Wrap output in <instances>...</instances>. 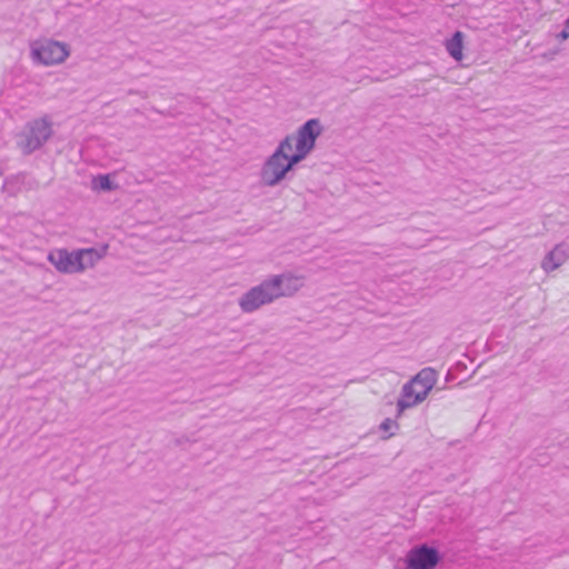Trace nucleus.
<instances>
[{
  "label": "nucleus",
  "mask_w": 569,
  "mask_h": 569,
  "mask_svg": "<svg viewBox=\"0 0 569 569\" xmlns=\"http://www.w3.org/2000/svg\"><path fill=\"white\" fill-rule=\"evenodd\" d=\"M320 133V121L310 119L295 134L282 139L260 168L261 184L273 188L284 180L293 167L312 151Z\"/></svg>",
  "instance_id": "1"
},
{
  "label": "nucleus",
  "mask_w": 569,
  "mask_h": 569,
  "mask_svg": "<svg viewBox=\"0 0 569 569\" xmlns=\"http://www.w3.org/2000/svg\"><path fill=\"white\" fill-rule=\"evenodd\" d=\"M303 286V277L290 272L274 274L252 287L239 299V307L246 313L257 311L282 297H291Z\"/></svg>",
  "instance_id": "2"
},
{
  "label": "nucleus",
  "mask_w": 569,
  "mask_h": 569,
  "mask_svg": "<svg viewBox=\"0 0 569 569\" xmlns=\"http://www.w3.org/2000/svg\"><path fill=\"white\" fill-rule=\"evenodd\" d=\"M107 254V247L83 248L69 251L67 249H53L48 254V260L54 268L67 274L81 273L93 268Z\"/></svg>",
  "instance_id": "3"
},
{
  "label": "nucleus",
  "mask_w": 569,
  "mask_h": 569,
  "mask_svg": "<svg viewBox=\"0 0 569 569\" xmlns=\"http://www.w3.org/2000/svg\"><path fill=\"white\" fill-rule=\"evenodd\" d=\"M438 380L435 369L427 367L421 369L411 380L402 386L397 401V413L400 416L406 409L421 403L432 390Z\"/></svg>",
  "instance_id": "4"
},
{
  "label": "nucleus",
  "mask_w": 569,
  "mask_h": 569,
  "mask_svg": "<svg viewBox=\"0 0 569 569\" xmlns=\"http://www.w3.org/2000/svg\"><path fill=\"white\" fill-rule=\"evenodd\" d=\"M30 56L33 62L53 66L66 61L70 56V48L64 42L43 39L31 43Z\"/></svg>",
  "instance_id": "5"
},
{
  "label": "nucleus",
  "mask_w": 569,
  "mask_h": 569,
  "mask_svg": "<svg viewBox=\"0 0 569 569\" xmlns=\"http://www.w3.org/2000/svg\"><path fill=\"white\" fill-rule=\"evenodd\" d=\"M51 134L52 122L49 118L36 119L27 124L18 143L24 153H31L40 149Z\"/></svg>",
  "instance_id": "6"
},
{
  "label": "nucleus",
  "mask_w": 569,
  "mask_h": 569,
  "mask_svg": "<svg viewBox=\"0 0 569 569\" xmlns=\"http://www.w3.org/2000/svg\"><path fill=\"white\" fill-rule=\"evenodd\" d=\"M439 562V553L427 545L412 548L407 557V569H432Z\"/></svg>",
  "instance_id": "7"
},
{
  "label": "nucleus",
  "mask_w": 569,
  "mask_h": 569,
  "mask_svg": "<svg viewBox=\"0 0 569 569\" xmlns=\"http://www.w3.org/2000/svg\"><path fill=\"white\" fill-rule=\"evenodd\" d=\"M569 258V253L567 247L565 244H557L551 251H549L543 260L541 261V268L546 272H551L562 266L567 259Z\"/></svg>",
  "instance_id": "8"
},
{
  "label": "nucleus",
  "mask_w": 569,
  "mask_h": 569,
  "mask_svg": "<svg viewBox=\"0 0 569 569\" xmlns=\"http://www.w3.org/2000/svg\"><path fill=\"white\" fill-rule=\"evenodd\" d=\"M445 46L450 57L456 61L462 60L463 33L461 31H456L452 37L446 41Z\"/></svg>",
  "instance_id": "9"
},
{
  "label": "nucleus",
  "mask_w": 569,
  "mask_h": 569,
  "mask_svg": "<svg viewBox=\"0 0 569 569\" xmlns=\"http://www.w3.org/2000/svg\"><path fill=\"white\" fill-rule=\"evenodd\" d=\"M118 186L110 180L109 174H99L92 179V189L99 191H112Z\"/></svg>",
  "instance_id": "10"
},
{
  "label": "nucleus",
  "mask_w": 569,
  "mask_h": 569,
  "mask_svg": "<svg viewBox=\"0 0 569 569\" xmlns=\"http://www.w3.org/2000/svg\"><path fill=\"white\" fill-rule=\"evenodd\" d=\"M398 428V423L396 420L391 419V418H387L385 419L381 425H380V429L383 431V432H387L389 433V436H392L393 435V430Z\"/></svg>",
  "instance_id": "11"
},
{
  "label": "nucleus",
  "mask_w": 569,
  "mask_h": 569,
  "mask_svg": "<svg viewBox=\"0 0 569 569\" xmlns=\"http://www.w3.org/2000/svg\"><path fill=\"white\" fill-rule=\"evenodd\" d=\"M558 37L561 39V40H566L569 38V29H568V23L565 22V27L562 29V31L558 34Z\"/></svg>",
  "instance_id": "12"
},
{
  "label": "nucleus",
  "mask_w": 569,
  "mask_h": 569,
  "mask_svg": "<svg viewBox=\"0 0 569 569\" xmlns=\"http://www.w3.org/2000/svg\"><path fill=\"white\" fill-rule=\"evenodd\" d=\"M566 22L568 23V29H569V16H568V19L566 20Z\"/></svg>",
  "instance_id": "13"
}]
</instances>
